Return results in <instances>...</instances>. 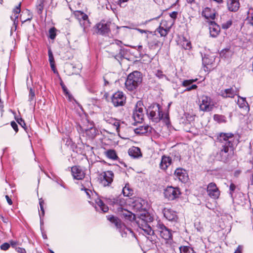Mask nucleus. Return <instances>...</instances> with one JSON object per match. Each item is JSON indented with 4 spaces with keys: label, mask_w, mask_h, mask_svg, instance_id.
I'll return each mask as SVG.
<instances>
[{
    "label": "nucleus",
    "mask_w": 253,
    "mask_h": 253,
    "mask_svg": "<svg viewBox=\"0 0 253 253\" xmlns=\"http://www.w3.org/2000/svg\"><path fill=\"white\" fill-rule=\"evenodd\" d=\"M120 209L121 210H119V211L122 212L121 216L123 218L131 221L136 220L139 228L142 229L146 234L154 236L155 231L152 229L150 225L148 224V222L152 221L153 217L148 212H145L141 213L136 220L135 215L131 212L122 208H120Z\"/></svg>",
    "instance_id": "f257e3e1"
},
{
    "label": "nucleus",
    "mask_w": 253,
    "mask_h": 253,
    "mask_svg": "<svg viewBox=\"0 0 253 253\" xmlns=\"http://www.w3.org/2000/svg\"><path fill=\"white\" fill-rule=\"evenodd\" d=\"M146 111L149 119L154 123H158L163 119H169L168 115H166L164 118L162 108L157 103L151 104L146 109Z\"/></svg>",
    "instance_id": "f03ea898"
},
{
    "label": "nucleus",
    "mask_w": 253,
    "mask_h": 253,
    "mask_svg": "<svg viewBox=\"0 0 253 253\" xmlns=\"http://www.w3.org/2000/svg\"><path fill=\"white\" fill-rule=\"evenodd\" d=\"M142 75L141 72L135 71L130 73L127 77L125 86L129 91L136 89L142 82Z\"/></svg>",
    "instance_id": "7ed1b4c3"
},
{
    "label": "nucleus",
    "mask_w": 253,
    "mask_h": 253,
    "mask_svg": "<svg viewBox=\"0 0 253 253\" xmlns=\"http://www.w3.org/2000/svg\"><path fill=\"white\" fill-rule=\"evenodd\" d=\"M107 219L111 223H114L117 228L120 229L122 237H126L127 235L133 236L132 230L123 224L120 219L114 215L107 216Z\"/></svg>",
    "instance_id": "20e7f679"
},
{
    "label": "nucleus",
    "mask_w": 253,
    "mask_h": 253,
    "mask_svg": "<svg viewBox=\"0 0 253 253\" xmlns=\"http://www.w3.org/2000/svg\"><path fill=\"white\" fill-rule=\"evenodd\" d=\"M146 108L144 106L142 101H138L135 105V110L133 113V119L134 122L132 124L134 126H136L137 123H142L144 116V110Z\"/></svg>",
    "instance_id": "39448f33"
},
{
    "label": "nucleus",
    "mask_w": 253,
    "mask_h": 253,
    "mask_svg": "<svg viewBox=\"0 0 253 253\" xmlns=\"http://www.w3.org/2000/svg\"><path fill=\"white\" fill-rule=\"evenodd\" d=\"M121 41L116 40L115 43H113L111 44L110 47L111 50L110 51L111 54L118 60H119V59H122L125 53V49L122 48L121 45Z\"/></svg>",
    "instance_id": "423d86ee"
},
{
    "label": "nucleus",
    "mask_w": 253,
    "mask_h": 253,
    "mask_svg": "<svg viewBox=\"0 0 253 253\" xmlns=\"http://www.w3.org/2000/svg\"><path fill=\"white\" fill-rule=\"evenodd\" d=\"M181 194L180 189L172 186H168L164 190V195L166 199L169 201H172L178 198Z\"/></svg>",
    "instance_id": "0eeeda50"
},
{
    "label": "nucleus",
    "mask_w": 253,
    "mask_h": 253,
    "mask_svg": "<svg viewBox=\"0 0 253 253\" xmlns=\"http://www.w3.org/2000/svg\"><path fill=\"white\" fill-rule=\"evenodd\" d=\"M155 232H158L160 236L166 240H168L172 238L171 230L167 227L162 222H158L156 226Z\"/></svg>",
    "instance_id": "6e6552de"
},
{
    "label": "nucleus",
    "mask_w": 253,
    "mask_h": 253,
    "mask_svg": "<svg viewBox=\"0 0 253 253\" xmlns=\"http://www.w3.org/2000/svg\"><path fill=\"white\" fill-rule=\"evenodd\" d=\"M200 102V110L204 112H210L213 108L214 104L211 97L207 95H203L201 97Z\"/></svg>",
    "instance_id": "1a4fd4ad"
},
{
    "label": "nucleus",
    "mask_w": 253,
    "mask_h": 253,
    "mask_svg": "<svg viewBox=\"0 0 253 253\" xmlns=\"http://www.w3.org/2000/svg\"><path fill=\"white\" fill-rule=\"evenodd\" d=\"M114 177V174L112 171L102 172L99 174L100 183L104 187L109 186L113 181Z\"/></svg>",
    "instance_id": "9d476101"
},
{
    "label": "nucleus",
    "mask_w": 253,
    "mask_h": 253,
    "mask_svg": "<svg viewBox=\"0 0 253 253\" xmlns=\"http://www.w3.org/2000/svg\"><path fill=\"white\" fill-rule=\"evenodd\" d=\"M217 140L223 144L232 146L234 140V134L232 133L221 132L217 136Z\"/></svg>",
    "instance_id": "9b49d317"
},
{
    "label": "nucleus",
    "mask_w": 253,
    "mask_h": 253,
    "mask_svg": "<svg viewBox=\"0 0 253 253\" xmlns=\"http://www.w3.org/2000/svg\"><path fill=\"white\" fill-rule=\"evenodd\" d=\"M126 97L122 91L115 92L112 97V102L115 107L124 106Z\"/></svg>",
    "instance_id": "f8f14e48"
},
{
    "label": "nucleus",
    "mask_w": 253,
    "mask_h": 253,
    "mask_svg": "<svg viewBox=\"0 0 253 253\" xmlns=\"http://www.w3.org/2000/svg\"><path fill=\"white\" fill-rule=\"evenodd\" d=\"M110 22H106L105 20H101L95 25L97 34L105 35L110 32Z\"/></svg>",
    "instance_id": "ddd939ff"
},
{
    "label": "nucleus",
    "mask_w": 253,
    "mask_h": 253,
    "mask_svg": "<svg viewBox=\"0 0 253 253\" xmlns=\"http://www.w3.org/2000/svg\"><path fill=\"white\" fill-rule=\"evenodd\" d=\"M207 192L209 196L214 199L218 198L220 195V191L216 184L213 182L210 183L207 187Z\"/></svg>",
    "instance_id": "4468645a"
},
{
    "label": "nucleus",
    "mask_w": 253,
    "mask_h": 253,
    "mask_svg": "<svg viewBox=\"0 0 253 253\" xmlns=\"http://www.w3.org/2000/svg\"><path fill=\"white\" fill-rule=\"evenodd\" d=\"M74 15L76 18L79 20L80 24L83 25L84 28L90 26L88 16L85 13L81 11H76Z\"/></svg>",
    "instance_id": "2eb2a0df"
},
{
    "label": "nucleus",
    "mask_w": 253,
    "mask_h": 253,
    "mask_svg": "<svg viewBox=\"0 0 253 253\" xmlns=\"http://www.w3.org/2000/svg\"><path fill=\"white\" fill-rule=\"evenodd\" d=\"M239 93V90L237 88L234 89L233 87L226 88L221 90L219 95L223 98H233L235 96L237 95Z\"/></svg>",
    "instance_id": "dca6fc26"
},
{
    "label": "nucleus",
    "mask_w": 253,
    "mask_h": 253,
    "mask_svg": "<svg viewBox=\"0 0 253 253\" xmlns=\"http://www.w3.org/2000/svg\"><path fill=\"white\" fill-rule=\"evenodd\" d=\"M163 213L164 217L169 221L176 222L178 219L176 212L171 209L164 208L163 211Z\"/></svg>",
    "instance_id": "f3484780"
},
{
    "label": "nucleus",
    "mask_w": 253,
    "mask_h": 253,
    "mask_svg": "<svg viewBox=\"0 0 253 253\" xmlns=\"http://www.w3.org/2000/svg\"><path fill=\"white\" fill-rule=\"evenodd\" d=\"M176 178L182 183H186L189 179L187 171L183 169L177 168L174 172Z\"/></svg>",
    "instance_id": "a211bd4d"
},
{
    "label": "nucleus",
    "mask_w": 253,
    "mask_h": 253,
    "mask_svg": "<svg viewBox=\"0 0 253 253\" xmlns=\"http://www.w3.org/2000/svg\"><path fill=\"white\" fill-rule=\"evenodd\" d=\"M71 172L74 178L77 180H82L85 176L84 171L79 166H75L72 167L71 168Z\"/></svg>",
    "instance_id": "6ab92c4d"
},
{
    "label": "nucleus",
    "mask_w": 253,
    "mask_h": 253,
    "mask_svg": "<svg viewBox=\"0 0 253 253\" xmlns=\"http://www.w3.org/2000/svg\"><path fill=\"white\" fill-rule=\"evenodd\" d=\"M228 9L232 12H236L240 7L239 0H226Z\"/></svg>",
    "instance_id": "aec40b11"
},
{
    "label": "nucleus",
    "mask_w": 253,
    "mask_h": 253,
    "mask_svg": "<svg viewBox=\"0 0 253 253\" xmlns=\"http://www.w3.org/2000/svg\"><path fill=\"white\" fill-rule=\"evenodd\" d=\"M210 35L212 37H216L220 31V27L214 22H211L209 26Z\"/></svg>",
    "instance_id": "412c9836"
},
{
    "label": "nucleus",
    "mask_w": 253,
    "mask_h": 253,
    "mask_svg": "<svg viewBox=\"0 0 253 253\" xmlns=\"http://www.w3.org/2000/svg\"><path fill=\"white\" fill-rule=\"evenodd\" d=\"M238 97L240 98L237 102L239 107L243 110L245 114H248L250 111V106L246 100V98L240 96H238Z\"/></svg>",
    "instance_id": "4be33fe9"
},
{
    "label": "nucleus",
    "mask_w": 253,
    "mask_h": 253,
    "mask_svg": "<svg viewBox=\"0 0 253 253\" xmlns=\"http://www.w3.org/2000/svg\"><path fill=\"white\" fill-rule=\"evenodd\" d=\"M21 3L20 2L17 6L15 7V8L13 9V13H14L13 15H12L10 16V19L11 20L13 21V24L15 26V28H16V26L18 23V14L21 11Z\"/></svg>",
    "instance_id": "5701e85b"
},
{
    "label": "nucleus",
    "mask_w": 253,
    "mask_h": 253,
    "mask_svg": "<svg viewBox=\"0 0 253 253\" xmlns=\"http://www.w3.org/2000/svg\"><path fill=\"white\" fill-rule=\"evenodd\" d=\"M171 164V159L169 157L163 156L160 164V168L163 170H166Z\"/></svg>",
    "instance_id": "b1692460"
},
{
    "label": "nucleus",
    "mask_w": 253,
    "mask_h": 253,
    "mask_svg": "<svg viewBox=\"0 0 253 253\" xmlns=\"http://www.w3.org/2000/svg\"><path fill=\"white\" fill-rule=\"evenodd\" d=\"M128 154L134 158L142 157L140 149L137 147H132L128 150Z\"/></svg>",
    "instance_id": "393cba45"
},
{
    "label": "nucleus",
    "mask_w": 253,
    "mask_h": 253,
    "mask_svg": "<svg viewBox=\"0 0 253 253\" xmlns=\"http://www.w3.org/2000/svg\"><path fill=\"white\" fill-rule=\"evenodd\" d=\"M104 120L107 123L112 124L116 127L117 132L120 131V124L118 120L111 117H105Z\"/></svg>",
    "instance_id": "a878e982"
},
{
    "label": "nucleus",
    "mask_w": 253,
    "mask_h": 253,
    "mask_svg": "<svg viewBox=\"0 0 253 253\" xmlns=\"http://www.w3.org/2000/svg\"><path fill=\"white\" fill-rule=\"evenodd\" d=\"M197 80H184L182 82V85L183 86H187V87L185 89V91H190L192 89H195L197 88V86L196 84H193L191 86L190 85L194 82H195Z\"/></svg>",
    "instance_id": "bb28decb"
},
{
    "label": "nucleus",
    "mask_w": 253,
    "mask_h": 253,
    "mask_svg": "<svg viewBox=\"0 0 253 253\" xmlns=\"http://www.w3.org/2000/svg\"><path fill=\"white\" fill-rule=\"evenodd\" d=\"M152 127L148 125L141 126L135 129L134 131L136 133L145 134L149 131H151Z\"/></svg>",
    "instance_id": "cd10ccee"
},
{
    "label": "nucleus",
    "mask_w": 253,
    "mask_h": 253,
    "mask_svg": "<svg viewBox=\"0 0 253 253\" xmlns=\"http://www.w3.org/2000/svg\"><path fill=\"white\" fill-rule=\"evenodd\" d=\"M219 155L220 156V161L224 163L227 162L230 160V159L231 158L232 156V155L231 154L221 151H220Z\"/></svg>",
    "instance_id": "c85d7f7f"
},
{
    "label": "nucleus",
    "mask_w": 253,
    "mask_h": 253,
    "mask_svg": "<svg viewBox=\"0 0 253 253\" xmlns=\"http://www.w3.org/2000/svg\"><path fill=\"white\" fill-rule=\"evenodd\" d=\"M179 249L180 253H196L193 248L188 246H181Z\"/></svg>",
    "instance_id": "c756f323"
},
{
    "label": "nucleus",
    "mask_w": 253,
    "mask_h": 253,
    "mask_svg": "<svg viewBox=\"0 0 253 253\" xmlns=\"http://www.w3.org/2000/svg\"><path fill=\"white\" fill-rule=\"evenodd\" d=\"M96 204L99 207L100 209L103 212H106L108 211L109 209L108 207L106 206L103 202L100 199H97L95 200Z\"/></svg>",
    "instance_id": "7c9ffc66"
},
{
    "label": "nucleus",
    "mask_w": 253,
    "mask_h": 253,
    "mask_svg": "<svg viewBox=\"0 0 253 253\" xmlns=\"http://www.w3.org/2000/svg\"><path fill=\"white\" fill-rule=\"evenodd\" d=\"M105 153L106 156L109 159H112L113 160H117L118 158L116 152L114 150H108L105 152Z\"/></svg>",
    "instance_id": "2f4dec72"
},
{
    "label": "nucleus",
    "mask_w": 253,
    "mask_h": 253,
    "mask_svg": "<svg viewBox=\"0 0 253 253\" xmlns=\"http://www.w3.org/2000/svg\"><path fill=\"white\" fill-rule=\"evenodd\" d=\"M221 152H226L233 155V145L228 146L227 144H222V148L220 150Z\"/></svg>",
    "instance_id": "473e14b6"
},
{
    "label": "nucleus",
    "mask_w": 253,
    "mask_h": 253,
    "mask_svg": "<svg viewBox=\"0 0 253 253\" xmlns=\"http://www.w3.org/2000/svg\"><path fill=\"white\" fill-rule=\"evenodd\" d=\"M169 32V29H165L163 27L160 26L155 31L160 34L161 37H166Z\"/></svg>",
    "instance_id": "72a5a7b5"
},
{
    "label": "nucleus",
    "mask_w": 253,
    "mask_h": 253,
    "mask_svg": "<svg viewBox=\"0 0 253 253\" xmlns=\"http://www.w3.org/2000/svg\"><path fill=\"white\" fill-rule=\"evenodd\" d=\"M247 20L253 27V9L250 8L248 11Z\"/></svg>",
    "instance_id": "f704fd0d"
},
{
    "label": "nucleus",
    "mask_w": 253,
    "mask_h": 253,
    "mask_svg": "<svg viewBox=\"0 0 253 253\" xmlns=\"http://www.w3.org/2000/svg\"><path fill=\"white\" fill-rule=\"evenodd\" d=\"M225 119V117L221 115L215 114L213 116L214 120L219 123H225L226 122Z\"/></svg>",
    "instance_id": "c9c22d12"
},
{
    "label": "nucleus",
    "mask_w": 253,
    "mask_h": 253,
    "mask_svg": "<svg viewBox=\"0 0 253 253\" xmlns=\"http://www.w3.org/2000/svg\"><path fill=\"white\" fill-rule=\"evenodd\" d=\"M182 46L185 49H190L191 48V43L190 42L186 40L185 38H183Z\"/></svg>",
    "instance_id": "e433bc0d"
},
{
    "label": "nucleus",
    "mask_w": 253,
    "mask_h": 253,
    "mask_svg": "<svg viewBox=\"0 0 253 253\" xmlns=\"http://www.w3.org/2000/svg\"><path fill=\"white\" fill-rule=\"evenodd\" d=\"M39 204L40 207V210L42 212L41 213L39 212V215L40 216V218H41L42 216H43L44 215V211L43 209L44 201L43 200H42V199H40ZM41 222L42 223V219H41Z\"/></svg>",
    "instance_id": "4c0bfd02"
},
{
    "label": "nucleus",
    "mask_w": 253,
    "mask_h": 253,
    "mask_svg": "<svg viewBox=\"0 0 253 253\" xmlns=\"http://www.w3.org/2000/svg\"><path fill=\"white\" fill-rule=\"evenodd\" d=\"M56 29L54 27H52L50 28L49 30V38L51 40H54L56 34Z\"/></svg>",
    "instance_id": "58836bf2"
},
{
    "label": "nucleus",
    "mask_w": 253,
    "mask_h": 253,
    "mask_svg": "<svg viewBox=\"0 0 253 253\" xmlns=\"http://www.w3.org/2000/svg\"><path fill=\"white\" fill-rule=\"evenodd\" d=\"M122 192L125 196H129L130 195H131L132 190L126 185L123 188Z\"/></svg>",
    "instance_id": "ea45409f"
},
{
    "label": "nucleus",
    "mask_w": 253,
    "mask_h": 253,
    "mask_svg": "<svg viewBox=\"0 0 253 253\" xmlns=\"http://www.w3.org/2000/svg\"><path fill=\"white\" fill-rule=\"evenodd\" d=\"M26 13H27V15L28 16V17L27 18L25 19V18H22V17L20 18L21 21L22 22V23H25L27 21H30L33 18L32 15L29 10H27L26 11Z\"/></svg>",
    "instance_id": "a19ab883"
},
{
    "label": "nucleus",
    "mask_w": 253,
    "mask_h": 253,
    "mask_svg": "<svg viewBox=\"0 0 253 253\" xmlns=\"http://www.w3.org/2000/svg\"><path fill=\"white\" fill-rule=\"evenodd\" d=\"M48 54L49 63L51 64L55 63L53 55L51 51V49L50 48L48 50Z\"/></svg>",
    "instance_id": "79ce46f5"
},
{
    "label": "nucleus",
    "mask_w": 253,
    "mask_h": 253,
    "mask_svg": "<svg viewBox=\"0 0 253 253\" xmlns=\"http://www.w3.org/2000/svg\"><path fill=\"white\" fill-rule=\"evenodd\" d=\"M232 20H228L222 24V28L223 29H227L232 25Z\"/></svg>",
    "instance_id": "37998d69"
},
{
    "label": "nucleus",
    "mask_w": 253,
    "mask_h": 253,
    "mask_svg": "<svg viewBox=\"0 0 253 253\" xmlns=\"http://www.w3.org/2000/svg\"><path fill=\"white\" fill-rule=\"evenodd\" d=\"M35 97V90L32 88L30 89L29 95V101H32L34 100Z\"/></svg>",
    "instance_id": "c03bdc74"
},
{
    "label": "nucleus",
    "mask_w": 253,
    "mask_h": 253,
    "mask_svg": "<svg viewBox=\"0 0 253 253\" xmlns=\"http://www.w3.org/2000/svg\"><path fill=\"white\" fill-rule=\"evenodd\" d=\"M17 123L23 127L24 128L25 130H27V127L26 126V123L24 120L22 118L17 119L16 120Z\"/></svg>",
    "instance_id": "a18cd8bd"
},
{
    "label": "nucleus",
    "mask_w": 253,
    "mask_h": 253,
    "mask_svg": "<svg viewBox=\"0 0 253 253\" xmlns=\"http://www.w3.org/2000/svg\"><path fill=\"white\" fill-rule=\"evenodd\" d=\"M44 5L43 2H41L37 6V12L38 14H42L43 9Z\"/></svg>",
    "instance_id": "49530a36"
},
{
    "label": "nucleus",
    "mask_w": 253,
    "mask_h": 253,
    "mask_svg": "<svg viewBox=\"0 0 253 253\" xmlns=\"http://www.w3.org/2000/svg\"><path fill=\"white\" fill-rule=\"evenodd\" d=\"M210 10V9L209 8H207L204 12L205 13V16L207 18H211V19H214V18H215V13H212L211 14H210V15H208V14H207L206 13L208 12V11H209Z\"/></svg>",
    "instance_id": "de8ad7c7"
},
{
    "label": "nucleus",
    "mask_w": 253,
    "mask_h": 253,
    "mask_svg": "<svg viewBox=\"0 0 253 253\" xmlns=\"http://www.w3.org/2000/svg\"><path fill=\"white\" fill-rule=\"evenodd\" d=\"M236 188V186L234 183H231L229 186V194L230 195L231 197L233 196V192L235 191Z\"/></svg>",
    "instance_id": "09e8293b"
},
{
    "label": "nucleus",
    "mask_w": 253,
    "mask_h": 253,
    "mask_svg": "<svg viewBox=\"0 0 253 253\" xmlns=\"http://www.w3.org/2000/svg\"><path fill=\"white\" fill-rule=\"evenodd\" d=\"M229 49H223L221 51V52H220V56L222 57H224V58H226L227 57V55H226V53H229Z\"/></svg>",
    "instance_id": "8fccbe9b"
},
{
    "label": "nucleus",
    "mask_w": 253,
    "mask_h": 253,
    "mask_svg": "<svg viewBox=\"0 0 253 253\" xmlns=\"http://www.w3.org/2000/svg\"><path fill=\"white\" fill-rule=\"evenodd\" d=\"M10 247V245L7 243H5L2 244L0 246V249L1 250L3 251H6Z\"/></svg>",
    "instance_id": "3c124183"
},
{
    "label": "nucleus",
    "mask_w": 253,
    "mask_h": 253,
    "mask_svg": "<svg viewBox=\"0 0 253 253\" xmlns=\"http://www.w3.org/2000/svg\"><path fill=\"white\" fill-rule=\"evenodd\" d=\"M60 84L65 94L66 95H68L69 97H70V95L67 88L66 87V86L63 83H62Z\"/></svg>",
    "instance_id": "603ef678"
},
{
    "label": "nucleus",
    "mask_w": 253,
    "mask_h": 253,
    "mask_svg": "<svg viewBox=\"0 0 253 253\" xmlns=\"http://www.w3.org/2000/svg\"><path fill=\"white\" fill-rule=\"evenodd\" d=\"M121 200L120 199L116 198V199H113V201L112 202V204L113 205H121Z\"/></svg>",
    "instance_id": "864d4df0"
},
{
    "label": "nucleus",
    "mask_w": 253,
    "mask_h": 253,
    "mask_svg": "<svg viewBox=\"0 0 253 253\" xmlns=\"http://www.w3.org/2000/svg\"><path fill=\"white\" fill-rule=\"evenodd\" d=\"M11 126L15 132H17L18 131V128L17 124L14 121H12L11 122Z\"/></svg>",
    "instance_id": "5fc2aeb1"
},
{
    "label": "nucleus",
    "mask_w": 253,
    "mask_h": 253,
    "mask_svg": "<svg viewBox=\"0 0 253 253\" xmlns=\"http://www.w3.org/2000/svg\"><path fill=\"white\" fill-rule=\"evenodd\" d=\"M156 76L159 79H163L164 77H166V75L163 74L161 71L158 70L156 74Z\"/></svg>",
    "instance_id": "6e6d98bb"
},
{
    "label": "nucleus",
    "mask_w": 253,
    "mask_h": 253,
    "mask_svg": "<svg viewBox=\"0 0 253 253\" xmlns=\"http://www.w3.org/2000/svg\"><path fill=\"white\" fill-rule=\"evenodd\" d=\"M178 13L176 11H173L169 14V16L171 18L173 19H175L177 18Z\"/></svg>",
    "instance_id": "4d7b16f0"
},
{
    "label": "nucleus",
    "mask_w": 253,
    "mask_h": 253,
    "mask_svg": "<svg viewBox=\"0 0 253 253\" xmlns=\"http://www.w3.org/2000/svg\"><path fill=\"white\" fill-rule=\"evenodd\" d=\"M16 250L18 253H26V251L24 248L19 247L16 248Z\"/></svg>",
    "instance_id": "13d9d810"
},
{
    "label": "nucleus",
    "mask_w": 253,
    "mask_h": 253,
    "mask_svg": "<svg viewBox=\"0 0 253 253\" xmlns=\"http://www.w3.org/2000/svg\"><path fill=\"white\" fill-rule=\"evenodd\" d=\"M50 65L51 68L52 70L53 71V72H54V73H57L58 72L55 68V63H51V64H50Z\"/></svg>",
    "instance_id": "bf43d9fd"
},
{
    "label": "nucleus",
    "mask_w": 253,
    "mask_h": 253,
    "mask_svg": "<svg viewBox=\"0 0 253 253\" xmlns=\"http://www.w3.org/2000/svg\"><path fill=\"white\" fill-rule=\"evenodd\" d=\"M0 220H1L4 223H7L8 222L7 218L3 217L2 215L0 214Z\"/></svg>",
    "instance_id": "052dcab7"
},
{
    "label": "nucleus",
    "mask_w": 253,
    "mask_h": 253,
    "mask_svg": "<svg viewBox=\"0 0 253 253\" xmlns=\"http://www.w3.org/2000/svg\"><path fill=\"white\" fill-rule=\"evenodd\" d=\"M242 250L243 247L241 246H239L234 253H242Z\"/></svg>",
    "instance_id": "680f3d73"
},
{
    "label": "nucleus",
    "mask_w": 253,
    "mask_h": 253,
    "mask_svg": "<svg viewBox=\"0 0 253 253\" xmlns=\"http://www.w3.org/2000/svg\"><path fill=\"white\" fill-rule=\"evenodd\" d=\"M5 198L6 199L7 202L8 203V204L10 205H12V201L11 199L9 198V197L8 195H6Z\"/></svg>",
    "instance_id": "e2e57ef3"
},
{
    "label": "nucleus",
    "mask_w": 253,
    "mask_h": 253,
    "mask_svg": "<svg viewBox=\"0 0 253 253\" xmlns=\"http://www.w3.org/2000/svg\"><path fill=\"white\" fill-rule=\"evenodd\" d=\"M128 1V0H119L118 1V4H119L121 6L123 7V5H122V4L123 3L126 2Z\"/></svg>",
    "instance_id": "0e129e2a"
},
{
    "label": "nucleus",
    "mask_w": 253,
    "mask_h": 253,
    "mask_svg": "<svg viewBox=\"0 0 253 253\" xmlns=\"http://www.w3.org/2000/svg\"><path fill=\"white\" fill-rule=\"evenodd\" d=\"M84 191L88 197L89 198H90V192H91V191L87 188H84Z\"/></svg>",
    "instance_id": "69168bd1"
},
{
    "label": "nucleus",
    "mask_w": 253,
    "mask_h": 253,
    "mask_svg": "<svg viewBox=\"0 0 253 253\" xmlns=\"http://www.w3.org/2000/svg\"><path fill=\"white\" fill-rule=\"evenodd\" d=\"M207 58L206 57V56L203 58V62L204 64H210V62H208L207 61Z\"/></svg>",
    "instance_id": "338daca9"
},
{
    "label": "nucleus",
    "mask_w": 253,
    "mask_h": 253,
    "mask_svg": "<svg viewBox=\"0 0 253 253\" xmlns=\"http://www.w3.org/2000/svg\"><path fill=\"white\" fill-rule=\"evenodd\" d=\"M10 244L12 247H15L17 245V242L15 241H11L10 242Z\"/></svg>",
    "instance_id": "774afa93"
}]
</instances>
